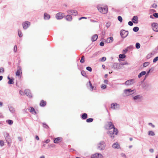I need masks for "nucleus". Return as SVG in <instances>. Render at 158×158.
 <instances>
[{
	"mask_svg": "<svg viewBox=\"0 0 158 158\" xmlns=\"http://www.w3.org/2000/svg\"><path fill=\"white\" fill-rule=\"evenodd\" d=\"M105 142L103 141H101L97 144V149L100 151L103 150L105 149Z\"/></svg>",
	"mask_w": 158,
	"mask_h": 158,
	"instance_id": "f257e3e1",
	"label": "nucleus"
},
{
	"mask_svg": "<svg viewBox=\"0 0 158 158\" xmlns=\"http://www.w3.org/2000/svg\"><path fill=\"white\" fill-rule=\"evenodd\" d=\"M97 8L99 12L102 14H105L107 13L108 8L107 6L103 7L98 6Z\"/></svg>",
	"mask_w": 158,
	"mask_h": 158,
	"instance_id": "f03ea898",
	"label": "nucleus"
},
{
	"mask_svg": "<svg viewBox=\"0 0 158 158\" xmlns=\"http://www.w3.org/2000/svg\"><path fill=\"white\" fill-rule=\"evenodd\" d=\"M120 35L123 38H126L128 34V31H126L124 30H122L120 32Z\"/></svg>",
	"mask_w": 158,
	"mask_h": 158,
	"instance_id": "7ed1b4c3",
	"label": "nucleus"
},
{
	"mask_svg": "<svg viewBox=\"0 0 158 158\" xmlns=\"http://www.w3.org/2000/svg\"><path fill=\"white\" fill-rule=\"evenodd\" d=\"M135 90V89L132 90L131 89H125L124 93L127 96H128L129 94L131 95L133 94Z\"/></svg>",
	"mask_w": 158,
	"mask_h": 158,
	"instance_id": "20e7f679",
	"label": "nucleus"
},
{
	"mask_svg": "<svg viewBox=\"0 0 158 158\" xmlns=\"http://www.w3.org/2000/svg\"><path fill=\"white\" fill-rule=\"evenodd\" d=\"M143 88L147 90H149L151 89V85L147 82H145L143 85Z\"/></svg>",
	"mask_w": 158,
	"mask_h": 158,
	"instance_id": "39448f33",
	"label": "nucleus"
},
{
	"mask_svg": "<svg viewBox=\"0 0 158 158\" xmlns=\"http://www.w3.org/2000/svg\"><path fill=\"white\" fill-rule=\"evenodd\" d=\"M151 25L152 30L155 32H158V24L156 23H151Z\"/></svg>",
	"mask_w": 158,
	"mask_h": 158,
	"instance_id": "423d86ee",
	"label": "nucleus"
},
{
	"mask_svg": "<svg viewBox=\"0 0 158 158\" xmlns=\"http://www.w3.org/2000/svg\"><path fill=\"white\" fill-rule=\"evenodd\" d=\"M102 155L100 153H95L91 155V158H102Z\"/></svg>",
	"mask_w": 158,
	"mask_h": 158,
	"instance_id": "0eeeda50",
	"label": "nucleus"
},
{
	"mask_svg": "<svg viewBox=\"0 0 158 158\" xmlns=\"http://www.w3.org/2000/svg\"><path fill=\"white\" fill-rule=\"evenodd\" d=\"M111 68L114 69H121L120 64L118 63H114L111 66Z\"/></svg>",
	"mask_w": 158,
	"mask_h": 158,
	"instance_id": "6e6552de",
	"label": "nucleus"
},
{
	"mask_svg": "<svg viewBox=\"0 0 158 158\" xmlns=\"http://www.w3.org/2000/svg\"><path fill=\"white\" fill-rule=\"evenodd\" d=\"M30 23L28 21H25L22 24L23 28L24 29H26L30 25Z\"/></svg>",
	"mask_w": 158,
	"mask_h": 158,
	"instance_id": "1a4fd4ad",
	"label": "nucleus"
},
{
	"mask_svg": "<svg viewBox=\"0 0 158 158\" xmlns=\"http://www.w3.org/2000/svg\"><path fill=\"white\" fill-rule=\"evenodd\" d=\"M119 107V105L116 103H112L110 106V108L114 110L117 109H118Z\"/></svg>",
	"mask_w": 158,
	"mask_h": 158,
	"instance_id": "9d476101",
	"label": "nucleus"
},
{
	"mask_svg": "<svg viewBox=\"0 0 158 158\" xmlns=\"http://www.w3.org/2000/svg\"><path fill=\"white\" fill-rule=\"evenodd\" d=\"M135 80L134 79H131L127 81L125 83V84L127 85H132L134 82Z\"/></svg>",
	"mask_w": 158,
	"mask_h": 158,
	"instance_id": "9b49d317",
	"label": "nucleus"
},
{
	"mask_svg": "<svg viewBox=\"0 0 158 158\" xmlns=\"http://www.w3.org/2000/svg\"><path fill=\"white\" fill-rule=\"evenodd\" d=\"M56 18L57 19H61L64 17L63 14L61 13H58L56 14Z\"/></svg>",
	"mask_w": 158,
	"mask_h": 158,
	"instance_id": "f8f14e48",
	"label": "nucleus"
},
{
	"mask_svg": "<svg viewBox=\"0 0 158 158\" xmlns=\"http://www.w3.org/2000/svg\"><path fill=\"white\" fill-rule=\"evenodd\" d=\"M67 12L70 14H71L75 16L77 15V11L75 10H68Z\"/></svg>",
	"mask_w": 158,
	"mask_h": 158,
	"instance_id": "ddd939ff",
	"label": "nucleus"
},
{
	"mask_svg": "<svg viewBox=\"0 0 158 158\" xmlns=\"http://www.w3.org/2000/svg\"><path fill=\"white\" fill-rule=\"evenodd\" d=\"M108 124L107 126H108V129H111L114 127V126L113 124L111 122H107Z\"/></svg>",
	"mask_w": 158,
	"mask_h": 158,
	"instance_id": "4468645a",
	"label": "nucleus"
},
{
	"mask_svg": "<svg viewBox=\"0 0 158 158\" xmlns=\"http://www.w3.org/2000/svg\"><path fill=\"white\" fill-rule=\"evenodd\" d=\"M131 20L134 23L137 24L138 22V18L137 16H134L132 18Z\"/></svg>",
	"mask_w": 158,
	"mask_h": 158,
	"instance_id": "2eb2a0df",
	"label": "nucleus"
},
{
	"mask_svg": "<svg viewBox=\"0 0 158 158\" xmlns=\"http://www.w3.org/2000/svg\"><path fill=\"white\" fill-rule=\"evenodd\" d=\"M62 138L61 137H57L54 139V142L55 143H57L62 141Z\"/></svg>",
	"mask_w": 158,
	"mask_h": 158,
	"instance_id": "dca6fc26",
	"label": "nucleus"
},
{
	"mask_svg": "<svg viewBox=\"0 0 158 158\" xmlns=\"http://www.w3.org/2000/svg\"><path fill=\"white\" fill-rule=\"evenodd\" d=\"M112 147L114 148H117V149H118L120 148L119 144L117 142L113 144L112 145Z\"/></svg>",
	"mask_w": 158,
	"mask_h": 158,
	"instance_id": "f3484780",
	"label": "nucleus"
},
{
	"mask_svg": "<svg viewBox=\"0 0 158 158\" xmlns=\"http://www.w3.org/2000/svg\"><path fill=\"white\" fill-rule=\"evenodd\" d=\"M25 94L28 97H29L31 98V94L30 92V91L29 90L27 89L25 90Z\"/></svg>",
	"mask_w": 158,
	"mask_h": 158,
	"instance_id": "a211bd4d",
	"label": "nucleus"
},
{
	"mask_svg": "<svg viewBox=\"0 0 158 158\" xmlns=\"http://www.w3.org/2000/svg\"><path fill=\"white\" fill-rule=\"evenodd\" d=\"M81 117L82 119H85L88 117L87 114L86 113H83L81 114Z\"/></svg>",
	"mask_w": 158,
	"mask_h": 158,
	"instance_id": "6ab92c4d",
	"label": "nucleus"
},
{
	"mask_svg": "<svg viewBox=\"0 0 158 158\" xmlns=\"http://www.w3.org/2000/svg\"><path fill=\"white\" fill-rule=\"evenodd\" d=\"M126 57V55L124 54H121L119 55V59L118 60L119 61H120L121 60L120 59H124Z\"/></svg>",
	"mask_w": 158,
	"mask_h": 158,
	"instance_id": "aec40b11",
	"label": "nucleus"
},
{
	"mask_svg": "<svg viewBox=\"0 0 158 158\" xmlns=\"http://www.w3.org/2000/svg\"><path fill=\"white\" fill-rule=\"evenodd\" d=\"M98 38V35L97 34L94 35L92 37L91 39L92 42L95 41Z\"/></svg>",
	"mask_w": 158,
	"mask_h": 158,
	"instance_id": "412c9836",
	"label": "nucleus"
},
{
	"mask_svg": "<svg viewBox=\"0 0 158 158\" xmlns=\"http://www.w3.org/2000/svg\"><path fill=\"white\" fill-rule=\"evenodd\" d=\"M146 74V72L145 71H142L138 75V77L140 78L142 76L145 75Z\"/></svg>",
	"mask_w": 158,
	"mask_h": 158,
	"instance_id": "4be33fe9",
	"label": "nucleus"
},
{
	"mask_svg": "<svg viewBox=\"0 0 158 158\" xmlns=\"http://www.w3.org/2000/svg\"><path fill=\"white\" fill-rule=\"evenodd\" d=\"M113 38L112 37L108 38L107 39L106 42L108 43H110L113 41Z\"/></svg>",
	"mask_w": 158,
	"mask_h": 158,
	"instance_id": "5701e85b",
	"label": "nucleus"
},
{
	"mask_svg": "<svg viewBox=\"0 0 158 158\" xmlns=\"http://www.w3.org/2000/svg\"><path fill=\"white\" fill-rule=\"evenodd\" d=\"M9 111L12 114H14L15 110V109L12 106L9 107Z\"/></svg>",
	"mask_w": 158,
	"mask_h": 158,
	"instance_id": "b1692460",
	"label": "nucleus"
},
{
	"mask_svg": "<svg viewBox=\"0 0 158 158\" xmlns=\"http://www.w3.org/2000/svg\"><path fill=\"white\" fill-rule=\"evenodd\" d=\"M65 19L67 20L70 21L72 20V18L71 15H67L65 17Z\"/></svg>",
	"mask_w": 158,
	"mask_h": 158,
	"instance_id": "393cba45",
	"label": "nucleus"
},
{
	"mask_svg": "<svg viewBox=\"0 0 158 158\" xmlns=\"http://www.w3.org/2000/svg\"><path fill=\"white\" fill-rule=\"evenodd\" d=\"M148 135L149 136H154L155 135V133L153 131H150L148 132Z\"/></svg>",
	"mask_w": 158,
	"mask_h": 158,
	"instance_id": "a878e982",
	"label": "nucleus"
},
{
	"mask_svg": "<svg viewBox=\"0 0 158 158\" xmlns=\"http://www.w3.org/2000/svg\"><path fill=\"white\" fill-rule=\"evenodd\" d=\"M107 134H109L110 136L112 138H114V134L113 133V132L112 131H108L107 132Z\"/></svg>",
	"mask_w": 158,
	"mask_h": 158,
	"instance_id": "bb28decb",
	"label": "nucleus"
},
{
	"mask_svg": "<svg viewBox=\"0 0 158 158\" xmlns=\"http://www.w3.org/2000/svg\"><path fill=\"white\" fill-rule=\"evenodd\" d=\"M44 19L45 20H48L49 19V15L46 13L44 14Z\"/></svg>",
	"mask_w": 158,
	"mask_h": 158,
	"instance_id": "cd10ccee",
	"label": "nucleus"
},
{
	"mask_svg": "<svg viewBox=\"0 0 158 158\" xmlns=\"http://www.w3.org/2000/svg\"><path fill=\"white\" fill-rule=\"evenodd\" d=\"M30 112L33 114H36V112L35 111L34 109L32 107H31L30 109Z\"/></svg>",
	"mask_w": 158,
	"mask_h": 158,
	"instance_id": "c85d7f7f",
	"label": "nucleus"
},
{
	"mask_svg": "<svg viewBox=\"0 0 158 158\" xmlns=\"http://www.w3.org/2000/svg\"><path fill=\"white\" fill-rule=\"evenodd\" d=\"M113 133L115 135H117L118 133V130L115 127L113 128Z\"/></svg>",
	"mask_w": 158,
	"mask_h": 158,
	"instance_id": "c756f323",
	"label": "nucleus"
},
{
	"mask_svg": "<svg viewBox=\"0 0 158 158\" xmlns=\"http://www.w3.org/2000/svg\"><path fill=\"white\" fill-rule=\"evenodd\" d=\"M46 105V102L44 100H42L40 103V105L41 106H44Z\"/></svg>",
	"mask_w": 158,
	"mask_h": 158,
	"instance_id": "7c9ffc66",
	"label": "nucleus"
},
{
	"mask_svg": "<svg viewBox=\"0 0 158 158\" xmlns=\"http://www.w3.org/2000/svg\"><path fill=\"white\" fill-rule=\"evenodd\" d=\"M139 27H135L133 29V31L135 32H137L139 31Z\"/></svg>",
	"mask_w": 158,
	"mask_h": 158,
	"instance_id": "2f4dec72",
	"label": "nucleus"
},
{
	"mask_svg": "<svg viewBox=\"0 0 158 158\" xmlns=\"http://www.w3.org/2000/svg\"><path fill=\"white\" fill-rule=\"evenodd\" d=\"M87 86H88V85H89V86L90 87V88L92 89V90H93V88H94V87L92 85V84L90 81H89V83H87Z\"/></svg>",
	"mask_w": 158,
	"mask_h": 158,
	"instance_id": "473e14b6",
	"label": "nucleus"
},
{
	"mask_svg": "<svg viewBox=\"0 0 158 158\" xmlns=\"http://www.w3.org/2000/svg\"><path fill=\"white\" fill-rule=\"evenodd\" d=\"M21 73H22L20 69H19L17 71V72L16 73V76H19L20 75Z\"/></svg>",
	"mask_w": 158,
	"mask_h": 158,
	"instance_id": "72a5a7b5",
	"label": "nucleus"
},
{
	"mask_svg": "<svg viewBox=\"0 0 158 158\" xmlns=\"http://www.w3.org/2000/svg\"><path fill=\"white\" fill-rule=\"evenodd\" d=\"M81 75L85 77H87V75H86V73L84 71V70H82L81 71Z\"/></svg>",
	"mask_w": 158,
	"mask_h": 158,
	"instance_id": "f704fd0d",
	"label": "nucleus"
},
{
	"mask_svg": "<svg viewBox=\"0 0 158 158\" xmlns=\"http://www.w3.org/2000/svg\"><path fill=\"white\" fill-rule=\"evenodd\" d=\"M85 62V57L84 56H82L81 59L80 60V62L81 63H84Z\"/></svg>",
	"mask_w": 158,
	"mask_h": 158,
	"instance_id": "c9c22d12",
	"label": "nucleus"
},
{
	"mask_svg": "<svg viewBox=\"0 0 158 158\" xmlns=\"http://www.w3.org/2000/svg\"><path fill=\"white\" fill-rule=\"evenodd\" d=\"M93 119L92 118H88L86 120V121L87 123H91L93 122Z\"/></svg>",
	"mask_w": 158,
	"mask_h": 158,
	"instance_id": "e433bc0d",
	"label": "nucleus"
},
{
	"mask_svg": "<svg viewBox=\"0 0 158 158\" xmlns=\"http://www.w3.org/2000/svg\"><path fill=\"white\" fill-rule=\"evenodd\" d=\"M140 95H136L134 97H133V99L134 100H136L139 98L140 97Z\"/></svg>",
	"mask_w": 158,
	"mask_h": 158,
	"instance_id": "4c0bfd02",
	"label": "nucleus"
},
{
	"mask_svg": "<svg viewBox=\"0 0 158 158\" xmlns=\"http://www.w3.org/2000/svg\"><path fill=\"white\" fill-rule=\"evenodd\" d=\"M6 122L7 123H8L10 125L12 124L13 123V121L12 120H7L6 121Z\"/></svg>",
	"mask_w": 158,
	"mask_h": 158,
	"instance_id": "58836bf2",
	"label": "nucleus"
},
{
	"mask_svg": "<svg viewBox=\"0 0 158 158\" xmlns=\"http://www.w3.org/2000/svg\"><path fill=\"white\" fill-rule=\"evenodd\" d=\"M140 47V45L139 43H136L135 44V47L137 49H139Z\"/></svg>",
	"mask_w": 158,
	"mask_h": 158,
	"instance_id": "ea45409f",
	"label": "nucleus"
},
{
	"mask_svg": "<svg viewBox=\"0 0 158 158\" xmlns=\"http://www.w3.org/2000/svg\"><path fill=\"white\" fill-rule=\"evenodd\" d=\"M118 19L120 22H122L123 21V19L122 17L120 16H118Z\"/></svg>",
	"mask_w": 158,
	"mask_h": 158,
	"instance_id": "a19ab883",
	"label": "nucleus"
},
{
	"mask_svg": "<svg viewBox=\"0 0 158 158\" xmlns=\"http://www.w3.org/2000/svg\"><path fill=\"white\" fill-rule=\"evenodd\" d=\"M119 64H120V65H124L126 64H129V63L127 62H121Z\"/></svg>",
	"mask_w": 158,
	"mask_h": 158,
	"instance_id": "79ce46f5",
	"label": "nucleus"
},
{
	"mask_svg": "<svg viewBox=\"0 0 158 158\" xmlns=\"http://www.w3.org/2000/svg\"><path fill=\"white\" fill-rule=\"evenodd\" d=\"M149 64V63L148 62H145L143 64V66L144 67H145L147 66H148Z\"/></svg>",
	"mask_w": 158,
	"mask_h": 158,
	"instance_id": "37998d69",
	"label": "nucleus"
},
{
	"mask_svg": "<svg viewBox=\"0 0 158 158\" xmlns=\"http://www.w3.org/2000/svg\"><path fill=\"white\" fill-rule=\"evenodd\" d=\"M106 60V58L105 57H103L100 59V60L102 62L105 61Z\"/></svg>",
	"mask_w": 158,
	"mask_h": 158,
	"instance_id": "c03bdc74",
	"label": "nucleus"
},
{
	"mask_svg": "<svg viewBox=\"0 0 158 158\" xmlns=\"http://www.w3.org/2000/svg\"><path fill=\"white\" fill-rule=\"evenodd\" d=\"M86 69L90 72H91L92 71V68L89 66L87 67L86 68Z\"/></svg>",
	"mask_w": 158,
	"mask_h": 158,
	"instance_id": "a18cd8bd",
	"label": "nucleus"
},
{
	"mask_svg": "<svg viewBox=\"0 0 158 158\" xmlns=\"http://www.w3.org/2000/svg\"><path fill=\"white\" fill-rule=\"evenodd\" d=\"M18 34H19V36L20 37H22L23 34L20 30H19V31H18Z\"/></svg>",
	"mask_w": 158,
	"mask_h": 158,
	"instance_id": "49530a36",
	"label": "nucleus"
},
{
	"mask_svg": "<svg viewBox=\"0 0 158 158\" xmlns=\"http://www.w3.org/2000/svg\"><path fill=\"white\" fill-rule=\"evenodd\" d=\"M13 81V79H10L9 80V81L8 82V83L9 84H13L14 83Z\"/></svg>",
	"mask_w": 158,
	"mask_h": 158,
	"instance_id": "de8ad7c7",
	"label": "nucleus"
},
{
	"mask_svg": "<svg viewBox=\"0 0 158 158\" xmlns=\"http://www.w3.org/2000/svg\"><path fill=\"white\" fill-rule=\"evenodd\" d=\"M157 60H158V56H156L154 59L153 62V63H156Z\"/></svg>",
	"mask_w": 158,
	"mask_h": 158,
	"instance_id": "09e8293b",
	"label": "nucleus"
},
{
	"mask_svg": "<svg viewBox=\"0 0 158 158\" xmlns=\"http://www.w3.org/2000/svg\"><path fill=\"white\" fill-rule=\"evenodd\" d=\"M4 145V141L2 140H1L0 141V146L2 147Z\"/></svg>",
	"mask_w": 158,
	"mask_h": 158,
	"instance_id": "8fccbe9b",
	"label": "nucleus"
},
{
	"mask_svg": "<svg viewBox=\"0 0 158 158\" xmlns=\"http://www.w3.org/2000/svg\"><path fill=\"white\" fill-rule=\"evenodd\" d=\"M153 15L154 17L156 18H158V13H155L153 14Z\"/></svg>",
	"mask_w": 158,
	"mask_h": 158,
	"instance_id": "3c124183",
	"label": "nucleus"
},
{
	"mask_svg": "<svg viewBox=\"0 0 158 158\" xmlns=\"http://www.w3.org/2000/svg\"><path fill=\"white\" fill-rule=\"evenodd\" d=\"M157 6V5L155 3H153L152 6V7L154 8H156Z\"/></svg>",
	"mask_w": 158,
	"mask_h": 158,
	"instance_id": "603ef678",
	"label": "nucleus"
},
{
	"mask_svg": "<svg viewBox=\"0 0 158 158\" xmlns=\"http://www.w3.org/2000/svg\"><path fill=\"white\" fill-rule=\"evenodd\" d=\"M106 88V85H105L102 84V85L101 88L102 89H105Z\"/></svg>",
	"mask_w": 158,
	"mask_h": 158,
	"instance_id": "864d4df0",
	"label": "nucleus"
},
{
	"mask_svg": "<svg viewBox=\"0 0 158 158\" xmlns=\"http://www.w3.org/2000/svg\"><path fill=\"white\" fill-rule=\"evenodd\" d=\"M133 23L132 21H130L128 22V24L130 26H132L133 25Z\"/></svg>",
	"mask_w": 158,
	"mask_h": 158,
	"instance_id": "5fc2aeb1",
	"label": "nucleus"
},
{
	"mask_svg": "<svg viewBox=\"0 0 158 158\" xmlns=\"http://www.w3.org/2000/svg\"><path fill=\"white\" fill-rule=\"evenodd\" d=\"M145 77H144V79H143V81H142V83L148 77V75H146V74H145Z\"/></svg>",
	"mask_w": 158,
	"mask_h": 158,
	"instance_id": "6e6d98bb",
	"label": "nucleus"
},
{
	"mask_svg": "<svg viewBox=\"0 0 158 158\" xmlns=\"http://www.w3.org/2000/svg\"><path fill=\"white\" fill-rule=\"evenodd\" d=\"M110 25V23L109 22L107 23H106V26L107 28H108Z\"/></svg>",
	"mask_w": 158,
	"mask_h": 158,
	"instance_id": "4d7b16f0",
	"label": "nucleus"
},
{
	"mask_svg": "<svg viewBox=\"0 0 158 158\" xmlns=\"http://www.w3.org/2000/svg\"><path fill=\"white\" fill-rule=\"evenodd\" d=\"M121 156L123 157H124V158H126L127 156L124 153H122L121 154Z\"/></svg>",
	"mask_w": 158,
	"mask_h": 158,
	"instance_id": "13d9d810",
	"label": "nucleus"
},
{
	"mask_svg": "<svg viewBox=\"0 0 158 158\" xmlns=\"http://www.w3.org/2000/svg\"><path fill=\"white\" fill-rule=\"evenodd\" d=\"M128 49L127 48H126L125 49H124L123 50V53H126L128 51Z\"/></svg>",
	"mask_w": 158,
	"mask_h": 158,
	"instance_id": "bf43d9fd",
	"label": "nucleus"
},
{
	"mask_svg": "<svg viewBox=\"0 0 158 158\" xmlns=\"http://www.w3.org/2000/svg\"><path fill=\"white\" fill-rule=\"evenodd\" d=\"M43 127L44 128H48V127L47 125L44 123H43Z\"/></svg>",
	"mask_w": 158,
	"mask_h": 158,
	"instance_id": "052dcab7",
	"label": "nucleus"
},
{
	"mask_svg": "<svg viewBox=\"0 0 158 158\" xmlns=\"http://www.w3.org/2000/svg\"><path fill=\"white\" fill-rule=\"evenodd\" d=\"M149 125H151L152 127L154 128L155 127V126L154 125L152 124V123H148Z\"/></svg>",
	"mask_w": 158,
	"mask_h": 158,
	"instance_id": "680f3d73",
	"label": "nucleus"
},
{
	"mask_svg": "<svg viewBox=\"0 0 158 158\" xmlns=\"http://www.w3.org/2000/svg\"><path fill=\"white\" fill-rule=\"evenodd\" d=\"M4 72V69L3 68H0V73H3Z\"/></svg>",
	"mask_w": 158,
	"mask_h": 158,
	"instance_id": "e2e57ef3",
	"label": "nucleus"
},
{
	"mask_svg": "<svg viewBox=\"0 0 158 158\" xmlns=\"http://www.w3.org/2000/svg\"><path fill=\"white\" fill-rule=\"evenodd\" d=\"M134 48L133 45H130L129 46H128L127 47V49H132Z\"/></svg>",
	"mask_w": 158,
	"mask_h": 158,
	"instance_id": "0e129e2a",
	"label": "nucleus"
},
{
	"mask_svg": "<svg viewBox=\"0 0 158 158\" xmlns=\"http://www.w3.org/2000/svg\"><path fill=\"white\" fill-rule=\"evenodd\" d=\"M100 45L101 46H103L104 45V43L103 42H101L100 43Z\"/></svg>",
	"mask_w": 158,
	"mask_h": 158,
	"instance_id": "69168bd1",
	"label": "nucleus"
},
{
	"mask_svg": "<svg viewBox=\"0 0 158 158\" xmlns=\"http://www.w3.org/2000/svg\"><path fill=\"white\" fill-rule=\"evenodd\" d=\"M151 72V70H149L148 71H147V72H146V74L148 75H148L149 73Z\"/></svg>",
	"mask_w": 158,
	"mask_h": 158,
	"instance_id": "338daca9",
	"label": "nucleus"
},
{
	"mask_svg": "<svg viewBox=\"0 0 158 158\" xmlns=\"http://www.w3.org/2000/svg\"><path fill=\"white\" fill-rule=\"evenodd\" d=\"M18 139L19 141H21L22 140V138L21 137H19Z\"/></svg>",
	"mask_w": 158,
	"mask_h": 158,
	"instance_id": "774afa93",
	"label": "nucleus"
}]
</instances>
